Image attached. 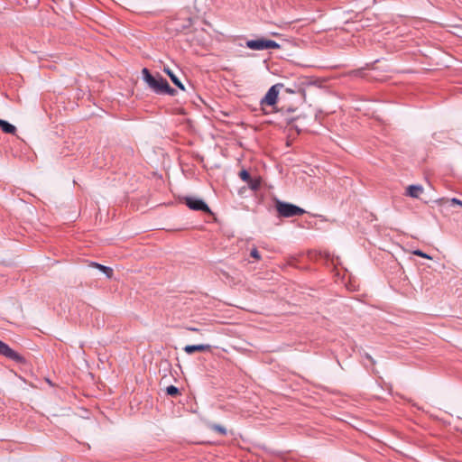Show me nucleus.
Returning a JSON list of instances; mask_svg holds the SVG:
<instances>
[{"label": "nucleus", "instance_id": "1", "mask_svg": "<svg viewBox=\"0 0 462 462\" xmlns=\"http://www.w3.org/2000/svg\"><path fill=\"white\" fill-rule=\"evenodd\" d=\"M142 74L143 80L154 93L160 95L168 94L170 96H174L176 94L175 89L171 88L167 80L161 75L157 74L156 76H153L146 68L143 69Z\"/></svg>", "mask_w": 462, "mask_h": 462}, {"label": "nucleus", "instance_id": "2", "mask_svg": "<svg viewBox=\"0 0 462 462\" xmlns=\"http://www.w3.org/2000/svg\"><path fill=\"white\" fill-rule=\"evenodd\" d=\"M281 87L282 85L279 84L271 87L263 98L261 100L260 105L264 114H269L274 111L273 106L277 102L279 89Z\"/></svg>", "mask_w": 462, "mask_h": 462}, {"label": "nucleus", "instance_id": "3", "mask_svg": "<svg viewBox=\"0 0 462 462\" xmlns=\"http://www.w3.org/2000/svg\"><path fill=\"white\" fill-rule=\"evenodd\" d=\"M276 209L280 216L283 217H291L294 216H300L305 213V210L293 204L277 201Z\"/></svg>", "mask_w": 462, "mask_h": 462}, {"label": "nucleus", "instance_id": "4", "mask_svg": "<svg viewBox=\"0 0 462 462\" xmlns=\"http://www.w3.org/2000/svg\"><path fill=\"white\" fill-rule=\"evenodd\" d=\"M246 46L251 50H267V49H279L280 44L272 40L257 39L246 42Z\"/></svg>", "mask_w": 462, "mask_h": 462}, {"label": "nucleus", "instance_id": "5", "mask_svg": "<svg viewBox=\"0 0 462 462\" xmlns=\"http://www.w3.org/2000/svg\"><path fill=\"white\" fill-rule=\"evenodd\" d=\"M185 203L192 210H200L210 213V209L208 205L200 199L188 197L185 199Z\"/></svg>", "mask_w": 462, "mask_h": 462}, {"label": "nucleus", "instance_id": "6", "mask_svg": "<svg viewBox=\"0 0 462 462\" xmlns=\"http://www.w3.org/2000/svg\"><path fill=\"white\" fill-rule=\"evenodd\" d=\"M0 355L14 360L16 362H23V357L13 350L7 344L0 340Z\"/></svg>", "mask_w": 462, "mask_h": 462}, {"label": "nucleus", "instance_id": "7", "mask_svg": "<svg viewBox=\"0 0 462 462\" xmlns=\"http://www.w3.org/2000/svg\"><path fill=\"white\" fill-rule=\"evenodd\" d=\"M183 349L185 353L191 355L195 352L209 351L211 349V346L208 344L188 345Z\"/></svg>", "mask_w": 462, "mask_h": 462}, {"label": "nucleus", "instance_id": "8", "mask_svg": "<svg viewBox=\"0 0 462 462\" xmlns=\"http://www.w3.org/2000/svg\"><path fill=\"white\" fill-rule=\"evenodd\" d=\"M423 192V187L420 185H410L406 189V195L418 199Z\"/></svg>", "mask_w": 462, "mask_h": 462}, {"label": "nucleus", "instance_id": "9", "mask_svg": "<svg viewBox=\"0 0 462 462\" xmlns=\"http://www.w3.org/2000/svg\"><path fill=\"white\" fill-rule=\"evenodd\" d=\"M163 72H165L170 77L174 85H176L180 89L183 91L185 90L183 84L180 81L178 77L173 73V71L169 67H164Z\"/></svg>", "mask_w": 462, "mask_h": 462}, {"label": "nucleus", "instance_id": "10", "mask_svg": "<svg viewBox=\"0 0 462 462\" xmlns=\"http://www.w3.org/2000/svg\"><path fill=\"white\" fill-rule=\"evenodd\" d=\"M90 266L92 267H95L97 269H98L99 271H101L102 273H104L107 278H112L113 274H114V271L112 268L110 267H107V266H105V265H102L100 263H94L92 262L90 263Z\"/></svg>", "mask_w": 462, "mask_h": 462}, {"label": "nucleus", "instance_id": "11", "mask_svg": "<svg viewBox=\"0 0 462 462\" xmlns=\"http://www.w3.org/2000/svg\"><path fill=\"white\" fill-rule=\"evenodd\" d=\"M0 128L2 129L3 132H5L6 134H14L16 132V128L14 125L9 124L8 122H6L3 119H0Z\"/></svg>", "mask_w": 462, "mask_h": 462}, {"label": "nucleus", "instance_id": "12", "mask_svg": "<svg viewBox=\"0 0 462 462\" xmlns=\"http://www.w3.org/2000/svg\"><path fill=\"white\" fill-rule=\"evenodd\" d=\"M438 202H439V205H443V204H445L447 202H449L452 206L457 205V206L462 207V200H459V199H457L456 198H453V199H440Z\"/></svg>", "mask_w": 462, "mask_h": 462}, {"label": "nucleus", "instance_id": "13", "mask_svg": "<svg viewBox=\"0 0 462 462\" xmlns=\"http://www.w3.org/2000/svg\"><path fill=\"white\" fill-rule=\"evenodd\" d=\"M166 393L171 396H176L180 393V391L174 385H170L166 388Z\"/></svg>", "mask_w": 462, "mask_h": 462}, {"label": "nucleus", "instance_id": "14", "mask_svg": "<svg viewBox=\"0 0 462 462\" xmlns=\"http://www.w3.org/2000/svg\"><path fill=\"white\" fill-rule=\"evenodd\" d=\"M211 429L216 431V432H218L219 434L221 435H226V430L225 427L221 426V425H217V424H214L211 426Z\"/></svg>", "mask_w": 462, "mask_h": 462}, {"label": "nucleus", "instance_id": "15", "mask_svg": "<svg viewBox=\"0 0 462 462\" xmlns=\"http://www.w3.org/2000/svg\"><path fill=\"white\" fill-rule=\"evenodd\" d=\"M239 176L240 178L244 180V181H246V182H250L251 181V178H250V174L247 171L245 170H243L239 172Z\"/></svg>", "mask_w": 462, "mask_h": 462}, {"label": "nucleus", "instance_id": "16", "mask_svg": "<svg viewBox=\"0 0 462 462\" xmlns=\"http://www.w3.org/2000/svg\"><path fill=\"white\" fill-rule=\"evenodd\" d=\"M413 254L417 255V256H420V257H422V258H426V259H431V256H430L429 254L423 253L422 251L420 250H414L412 252Z\"/></svg>", "mask_w": 462, "mask_h": 462}, {"label": "nucleus", "instance_id": "17", "mask_svg": "<svg viewBox=\"0 0 462 462\" xmlns=\"http://www.w3.org/2000/svg\"><path fill=\"white\" fill-rule=\"evenodd\" d=\"M250 254L253 258H254L256 260H260V258H261L260 254L256 248H253Z\"/></svg>", "mask_w": 462, "mask_h": 462}, {"label": "nucleus", "instance_id": "18", "mask_svg": "<svg viewBox=\"0 0 462 462\" xmlns=\"http://www.w3.org/2000/svg\"><path fill=\"white\" fill-rule=\"evenodd\" d=\"M187 329L192 332H199V329L198 328L189 327L187 328Z\"/></svg>", "mask_w": 462, "mask_h": 462}, {"label": "nucleus", "instance_id": "19", "mask_svg": "<svg viewBox=\"0 0 462 462\" xmlns=\"http://www.w3.org/2000/svg\"><path fill=\"white\" fill-rule=\"evenodd\" d=\"M366 358H368L372 363H374V359L372 358V356L369 355V354H366L365 355Z\"/></svg>", "mask_w": 462, "mask_h": 462}, {"label": "nucleus", "instance_id": "20", "mask_svg": "<svg viewBox=\"0 0 462 462\" xmlns=\"http://www.w3.org/2000/svg\"><path fill=\"white\" fill-rule=\"evenodd\" d=\"M291 122H292V120H288L287 124H288V125H291Z\"/></svg>", "mask_w": 462, "mask_h": 462}, {"label": "nucleus", "instance_id": "21", "mask_svg": "<svg viewBox=\"0 0 462 462\" xmlns=\"http://www.w3.org/2000/svg\"><path fill=\"white\" fill-rule=\"evenodd\" d=\"M256 187H257V185H256V184L252 185V188H253V189H255Z\"/></svg>", "mask_w": 462, "mask_h": 462}]
</instances>
